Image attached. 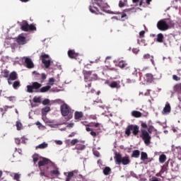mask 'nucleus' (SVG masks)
I'll use <instances>...</instances> for the list:
<instances>
[{
    "mask_svg": "<svg viewBox=\"0 0 181 181\" xmlns=\"http://www.w3.org/2000/svg\"><path fill=\"white\" fill-rule=\"evenodd\" d=\"M141 134L139 137L141 138L146 146H149V145H151V139H152V136H151L150 134L156 132V129H155L153 126L148 125L144 122L141 123Z\"/></svg>",
    "mask_w": 181,
    "mask_h": 181,
    "instance_id": "nucleus-1",
    "label": "nucleus"
},
{
    "mask_svg": "<svg viewBox=\"0 0 181 181\" xmlns=\"http://www.w3.org/2000/svg\"><path fill=\"white\" fill-rule=\"evenodd\" d=\"M124 134L127 138H129V136H131V134H132L133 136L139 138V134H141L139 126L136 124L128 125L125 129Z\"/></svg>",
    "mask_w": 181,
    "mask_h": 181,
    "instance_id": "nucleus-2",
    "label": "nucleus"
},
{
    "mask_svg": "<svg viewBox=\"0 0 181 181\" xmlns=\"http://www.w3.org/2000/svg\"><path fill=\"white\" fill-rule=\"evenodd\" d=\"M83 74L84 76V81L86 83L91 82V81H95V80H98V76L97 74L94 73L93 71H83Z\"/></svg>",
    "mask_w": 181,
    "mask_h": 181,
    "instance_id": "nucleus-3",
    "label": "nucleus"
},
{
    "mask_svg": "<svg viewBox=\"0 0 181 181\" xmlns=\"http://www.w3.org/2000/svg\"><path fill=\"white\" fill-rule=\"evenodd\" d=\"M115 160L116 165H129L131 160H129V156H124L122 157V155L121 153H116L115 156Z\"/></svg>",
    "mask_w": 181,
    "mask_h": 181,
    "instance_id": "nucleus-4",
    "label": "nucleus"
},
{
    "mask_svg": "<svg viewBox=\"0 0 181 181\" xmlns=\"http://www.w3.org/2000/svg\"><path fill=\"white\" fill-rule=\"evenodd\" d=\"M61 110V114L63 117H67L66 119L69 121V119H71L73 118V115H69L70 111H71V108H70V106H69L67 104L64 103L60 107Z\"/></svg>",
    "mask_w": 181,
    "mask_h": 181,
    "instance_id": "nucleus-5",
    "label": "nucleus"
},
{
    "mask_svg": "<svg viewBox=\"0 0 181 181\" xmlns=\"http://www.w3.org/2000/svg\"><path fill=\"white\" fill-rule=\"evenodd\" d=\"M41 87L42 83H40L39 82H33L31 85L27 86V93H39Z\"/></svg>",
    "mask_w": 181,
    "mask_h": 181,
    "instance_id": "nucleus-6",
    "label": "nucleus"
},
{
    "mask_svg": "<svg viewBox=\"0 0 181 181\" xmlns=\"http://www.w3.org/2000/svg\"><path fill=\"white\" fill-rule=\"evenodd\" d=\"M47 165H49V166H54V163H53L52 160L45 157H40V160L38 161V168L40 170L43 169V166H47Z\"/></svg>",
    "mask_w": 181,
    "mask_h": 181,
    "instance_id": "nucleus-7",
    "label": "nucleus"
},
{
    "mask_svg": "<svg viewBox=\"0 0 181 181\" xmlns=\"http://www.w3.org/2000/svg\"><path fill=\"white\" fill-rule=\"evenodd\" d=\"M21 29L23 30V32H29V30L33 31L36 30V26L33 24L29 25L28 23V21H23V22L21 24Z\"/></svg>",
    "mask_w": 181,
    "mask_h": 181,
    "instance_id": "nucleus-8",
    "label": "nucleus"
},
{
    "mask_svg": "<svg viewBox=\"0 0 181 181\" xmlns=\"http://www.w3.org/2000/svg\"><path fill=\"white\" fill-rule=\"evenodd\" d=\"M33 74L34 76L35 80L37 81H40V83H44L45 79L47 78V76L45 74H39L37 71H33Z\"/></svg>",
    "mask_w": 181,
    "mask_h": 181,
    "instance_id": "nucleus-9",
    "label": "nucleus"
},
{
    "mask_svg": "<svg viewBox=\"0 0 181 181\" xmlns=\"http://www.w3.org/2000/svg\"><path fill=\"white\" fill-rule=\"evenodd\" d=\"M157 28L159 30L165 31L169 29V25H168V23H166V21H165L164 20H161L158 22Z\"/></svg>",
    "mask_w": 181,
    "mask_h": 181,
    "instance_id": "nucleus-10",
    "label": "nucleus"
},
{
    "mask_svg": "<svg viewBox=\"0 0 181 181\" xmlns=\"http://www.w3.org/2000/svg\"><path fill=\"white\" fill-rule=\"evenodd\" d=\"M41 60L45 64L46 69H49L50 67V60L49 59V55L44 54L41 55Z\"/></svg>",
    "mask_w": 181,
    "mask_h": 181,
    "instance_id": "nucleus-11",
    "label": "nucleus"
},
{
    "mask_svg": "<svg viewBox=\"0 0 181 181\" xmlns=\"http://www.w3.org/2000/svg\"><path fill=\"white\" fill-rule=\"evenodd\" d=\"M18 78V74L15 71L11 72L8 78H7L8 86H12V81H16Z\"/></svg>",
    "mask_w": 181,
    "mask_h": 181,
    "instance_id": "nucleus-12",
    "label": "nucleus"
},
{
    "mask_svg": "<svg viewBox=\"0 0 181 181\" xmlns=\"http://www.w3.org/2000/svg\"><path fill=\"white\" fill-rule=\"evenodd\" d=\"M24 63L25 64V67L27 69H33L35 67V64H33V62H32V59L28 57H23Z\"/></svg>",
    "mask_w": 181,
    "mask_h": 181,
    "instance_id": "nucleus-13",
    "label": "nucleus"
},
{
    "mask_svg": "<svg viewBox=\"0 0 181 181\" xmlns=\"http://www.w3.org/2000/svg\"><path fill=\"white\" fill-rule=\"evenodd\" d=\"M68 56L69 59H74L75 60H77V59H78V57H80V54L76 52L74 49H69L68 51Z\"/></svg>",
    "mask_w": 181,
    "mask_h": 181,
    "instance_id": "nucleus-14",
    "label": "nucleus"
},
{
    "mask_svg": "<svg viewBox=\"0 0 181 181\" xmlns=\"http://www.w3.org/2000/svg\"><path fill=\"white\" fill-rule=\"evenodd\" d=\"M118 67L120 69H124V70H130L131 66H129V64H128V62L127 61L122 60L119 62L117 64Z\"/></svg>",
    "mask_w": 181,
    "mask_h": 181,
    "instance_id": "nucleus-15",
    "label": "nucleus"
},
{
    "mask_svg": "<svg viewBox=\"0 0 181 181\" xmlns=\"http://www.w3.org/2000/svg\"><path fill=\"white\" fill-rule=\"evenodd\" d=\"M144 78L146 83H152L153 81V75L152 74H146Z\"/></svg>",
    "mask_w": 181,
    "mask_h": 181,
    "instance_id": "nucleus-16",
    "label": "nucleus"
},
{
    "mask_svg": "<svg viewBox=\"0 0 181 181\" xmlns=\"http://www.w3.org/2000/svg\"><path fill=\"white\" fill-rule=\"evenodd\" d=\"M74 173H76V170L65 173L64 175H66V176L65 181H71V179H73V177H74Z\"/></svg>",
    "mask_w": 181,
    "mask_h": 181,
    "instance_id": "nucleus-17",
    "label": "nucleus"
},
{
    "mask_svg": "<svg viewBox=\"0 0 181 181\" xmlns=\"http://www.w3.org/2000/svg\"><path fill=\"white\" fill-rule=\"evenodd\" d=\"M171 107H170V104H169V103H167L163 110L162 114L163 115H166V114H169L171 111Z\"/></svg>",
    "mask_w": 181,
    "mask_h": 181,
    "instance_id": "nucleus-18",
    "label": "nucleus"
},
{
    "mask_svg": "<svg viewBox=\"0 0 181 181\" xmlns=\"http://www.w3.org/2000/svg\"><path fill=\"white\" fill-rule=\"evenodd\" d=\"M83 117H84V113H83V112H78V111L75 112L74 119L76 121H81Z\"/></svg>",
    "mask_w": 181,
    "mask_h": 181,
    "instance_id": "nucleus-19",
    "label": "nucleus"
},
{
    "mask_svg": "<svg viewBox=\"0 0 181 181\" xmlns=\"http://www.w3.org/2000/svg\"><path fill=\"white\" fill-rule=\"evenodd\" d=\"M16 42L18 45H26V37L19 35L16 39Z\"/></svg>",
    "mask_w": 181,
    "mask_h": 181,
    "instance_id": "nucleus-20",
    "label": "nucleus"
},
{
    "mask_svg": "<svg viewBox=\"0 0 181 181\" xmlns=\"http://www.w3.org/2000/svg\"><path fill=\"white\" fill-rule=\"evenodd\" d=\"M110 87H111V88H121V85H119V81H115L111 82V83L110 84Z\"/></svg>",
    "mask_w": 181,
    "mask_h": 181,
    "instance_id": "nucleus-21",
    "label": "nucleus"
},
{
    "mask_svg": "<svg viewBox=\"0 0 181 181\" xmlns=\"http://www.w3.org/2000/svg\"><path fill=\"white\" fill-rule=\"evenodd\" d=\"M89 11L92 13H95V15H100V10H98V8L95 6H89Z\"/></svg>",
    "mask_w": 181,
    "mask_h": 181,
    "instance_id": "nucleus-22",
    "label": "nucleus"
},
{
    "mask_svg": "<svg viewBox=\"0 0 181 181\" xmlns=\"http://www.w3.org/2000/svg\"><path fill=\"white\" fill-rule=\"evenodd\" d=\"M132 117H134V118H141L142 117V113L137 110H134L132 112Z\"/></svg>",
    "mask_w": 181,
    "mask_h": 181,
    "instance_id": "nucleus-23",
    "label": "nucleus"
},
{
    "mask_svg": "<svg viewBox=\"0 0 181 181\" xmlns=\"http://www.w3.org/2000/svg\"><path fill=\"white\" fill-rule=\"evenodd\" d=\"M140 155H141V151H139V150H134L132 153V158H139Z\"/></svg>",
    "mask_w": 181,
    "mask_h": 181,
    "instance_id": "nucleus-24",
    "label": "nucleus"
},
{
    "mask_svg": "<svg viewBox=\"0 0 181 181\" xmlns=\"http://www.w3.org/2000/svg\"><path fill=\"white\" fill-rule=\"evenodd\" d=\"M111 168L110 167H105L103 169V174L105 175V176H108L109 175H111Z\"/></svg>",
    "mask_w": 181,
    "mask_h": 181,
    "instance_id": "nucleus-25",
    "label": "nucleus"
},
{
    "mask_svg": "<svg viewBox=\"0 0 181 181\" xmlns=\"http://www.w3.org/2000/svg\"><path fill=\"white\" fill-rule=\"evenodd\" d=\"M75 149H76L77 151H84V149H86V145L77 144L76 145Z\"/></svg>",
    "mask_w": 181,
    "mask_h": 181,
    "instance_id": "nucleus-26",
    "label": "nucleus"
},
{
    "mask_svg": "<svg viewBox=\"0 0 181 181\" xmlns=\"http://www.w3.org/2000/svg\"><path fill=\"white\" fill-rule=\"evenodd\" d=\"M50 88H52L50 86H43L40 89L39 93H47Z\"/></svg>",
    "mask_w": 181,
    "mask_h": 181,
    "instance_id": "nucleus-27",
    "label": "nucleus"
},
{
    "mask_svg": "<svg viewBox=\"0 0 181 181\" xmlns=\"http://www.w3.org/2000/svg\"><path fill=\"white\" fill-rule=\"evenodd\" d=\"M163 34L162 33H159L157 35V42H158V43H163Z\"/></svg>",
    "mask_w": 181,
    "mask_h": 181,
    "instance_id": "nucleus-28",
    "label": "nucleus"
},
{
    "mask_svg": "<svg viewBox=\"0 0 181 181\" xmlns=\"http://www.w3.org/2000/svg\"><path fill=\"white\" fill-rule=\"evenodd\" d=\"M19 87H21V81H15L13 83V88H14V90H18V88H19Z\"/></svg>",
    "mask_w": 181,
    "mask_h": 181,
    "instance_id": "nucleus-29",
    "label": "nucleus"
},
{
    "mask_svg": "<svg viewBox=\"0 0 181 181\" xmlns=\"http://www.w3.org/2000/svg\"><path fill=\"white\" fill-rule=\"evenodd\" d=\"M159 162L160 163H165L166 162V155L161 154L159 157Z\"/></svg>",
    "mask_w": 181,
    "mask_h": 181,
    "instance_id": "nucleus-30",
    "label": "nucleus"
},
{
    "mask_svg": "<svg viewBox=\"0 0 181 181\" xmlns=\"http://www.w3.org/2000/svg\"><path fill=\"white\" fill-rule=\"evenodd\" d=\"M50 111V107H46L42 109V115H47V112Z\"/></svg>",
    "mask_w": 181,
    "mask_h": 181,
    "instance_id": "nucleus-31",
    "label": "nucleus"
},
{
    "mask_svg": "<svg viewBox=\"0 0 181 181\" xmlns=\"http://www.w3.org/2000/svg\"><path fill=\"white\" fill-rule=\"evenodd\" d=\"M50 175L52 176H59V175H60V171H59L58 169L52 170L50 171Z\"/></svg>",
    "mask_w": 181,
    "mask_h": 181,
    "instance_id": "nucleus-32",
    "label": "nucleus"
},
{
    "mask_svg": "<svg viewBox=\"0 0 181 181\" xmlns=\"http://www.w3.org/2000/svg\"><path fill=\"white\" fill-rule=\"evenodd\" d=\"M148 159V154L145 152H141V160H146Z\"/></svg>",
    "mask_w": 181,
    "mask_h": 181,
    "instance_id": "nucleus-33",
    "label": "nucleus"
},
{
    "mask_svg": "<svg viewBox=\"0 0 181 181\" xmlns=\"http://www.w3.org/2000/svg\"><path fill=\"white\" fill-rule=\"evenodd\" d=\"M47 146H48V144L46 142H44V143L38 145L37 146V148H38L39 149H45L46 148H47Z\"/></svg>",
    "mask_w": 181,
    "mask_h": 181,
    "instance_id": "nucleus-34",
    "label": "nucleus"
},
{
    "mask_svg": "<svg viewBox=\"0 0 181 181\" xmlns=\"http://www.w3.org/2000/svg\"><path fill=\"white\" fill-rule=\"evenodd\" d=\"M33 160L34 163H36V162H37V160H40V157H39L38 154H34L33 156Z\"/></svg>",
    "mask_w": 181,
    "mask_h": 181,
    "instance_id": "nucleus-35",
    "label": "nucleus"
},
{
    "mask_svg": "<svg viewBox=\"0 0 181 181\" xmlns=\"http://www.w3.org/2000/svg\"><path fill=\"white\" fill-rule=\"evenodd\" d=\"M33 103H42V98L35 96L33 98Z\"/></svg>",
    "mask_w": 181,
    "mask_h": 181,
    "instance_id": "nucleus-36",
    "label": "nucleus"
},
{
    "mask_svg": "<svg viewBox=\"0 0 181 181\" xmlns=\"http://www.w3.org/2000/svg\"><path fill=\"white\" fill-rule=\"evenodd\" d=\"M9 71H8V69H5L3 71V77H4V78H9Z\"/></svg>",
    "mask_w": 181,
    "mask_h": 181,
    "instance_id": "nucleus-37",
    "label": "nucleus"
},
{
    "mask_svg": "<svg viewBox=\"0 0 181 181\" xmlns=\"http://www.w3.org/2000/svg\"><path fill=\"white\" fill-rule=\"evenodd\" d=\"M13 180L21 181V174L14 173Z\"/></svg>",
    "mask_w": 181,
    "mask_h": 181,
    "instance_id": "nucleus-38",
    "label": "nucleus"
},
{
    "mask_svg": "<svg viewBox=\"0 0 181 181\" xmlns=\"http://www.w3.org/2000/svg\"><path fill=\"white\" fill-rule=\"evenodd\" d=\"M167 25H168V29L170 28H175V23L173 21H169V22L167 23Z\"/></svg>",
    "mask_w": 181,
    "mask_h": 181,
    "instance_id": "nucleus-39",
    "label": "nucleus"
},
{
    "mask_svg": "<svg viewBox=\"0 0 181 181\" xmlns=\"http://www.w3.org/2000/svg\"><path fill=\"white\" fill-rule=\"evenodd\" d=\"M86 90V93H90V88H91V82H89L88 84L85 85Z\"/></svg>",
    "mask_w": 181,
    "mask_h": 181,
    "instance_id": "nucleus-40",
    "label": "nucleus"
},
{
    "mask_svg": "<svg viewBox=\"0 0 181 181\" xmlns=\"http://www.w3.org/2000/svg\"><path fill=\"white\" fill-rule=\"evenodd\" d=\"M16 128L18 131H21V129H22V123L16 122Z\"/></svg>",
    "mask_w": 181,
    "mask_h": 181,
    "instance_id": "nucleus-41",
    "label": "nucleus"
},
{
    "mask_svg": "<svg viewBox=\"0 0 181 181\" xmlns=\"http://www.w3.org/2000/svg\"><path fill=\"white\" fill-rule=\"evenodd\" d=\"M5 98H7L8 101H11V103H13L15 101V96H10V97H5Z\"/></svg>",
    "mask_w": 181,
    "mask_h": 181,
    "instance_id": "nucleus-42",
    "label": "nucleus"
},
{
    "mask_svg": "<svg viewBox=\"0 0 181 181\" xmlns=\"http://www.w3.org/2000/svg\"><path fill=\"white\" fill-rule=\"evenodd\" d=\"M77 142H78V139H73L71 141V145L72 146H74V145H76V144H77Z\"/></svg>",
    "mask_w": 181,
    "mask_h": 181,
    "instance_id": "nucleus-43",
    "label": "nucleus"
},
{
    "mask_svg": "<svg viewBox=\"0 0 181 181\" xmlns=\"http://www.w3.org/2000/svg\"><path fill=\"white\" fill-rule=\"evenodd\" d=\"M54 81H56L54 78H50L49 79V83L50 86H53V84H54Z\"/></svg>",
    "mask_w": 181,
    "mask_h": 181,
    "instance_id": "nucleus-44",
    "label": "nucleus"
},
{
    "mask_svg": "<svg viewBox=\"0 0 181 181\" xmlns=\"http://www.w3.org/2000/svg\"><path fill=\"white\" fill-rule=\"evenodd\" d=\"M93 155L96 156V158H100V152H98V151H93Z\"/></svg>",
    "mask_w": 181,
    "mask_h": 181,
    "instance_id": "nucleus-45",
    "label": "nucleus"
},
{
    "mask_svg": "<svg viewBox=\"0 0 181 181\" xmlns=\"http://www.w3.org/2000/svg\"><path fill=\"white\" fill-rule=\"evenodd\" d=\"M143 59H144V60H146L148 59H151V54H144V57H143Z\"/></svg>",
    "mask_w": 181,
    "mask_h": 181,
    "instance_id": "nucleus-46",
    "label": "nucleus"
},
{
    "mask_svg": "<svg viewBox=\"0 0 181 181\" xmlns=\"http://www.w3.org/2000/svg\"><path fill=\"white\" fill-rule=\"evenodd\" d=\"M40 176H42V177L45 176V177H47V175H46V173H45V171L43 170V168H42V170H40Z\"/></svg>",
    "mask_w": 181,
    "mask_h": 181,
    "instance_id": "nucleus-47",
    "label": "nucleus"
},
{
    "mask_svg": "<svg viewBox=\"0 0 181 181\" xmlns=\"http://www.w3.org/2000/svg\"><path fill=\"white\" fill-rule=\"evenodd\" d=\"M49 103H50V100H49V99H45L42 101L43 105H47V104H49Z\"/></svg>",
    "mask_w": 181,
    "mask_h": 181,
    "instance_id": "nucleus-48",
    "label": "nucleus"
},
{
    "mask_svg": "<svg viewBox=\"0 0 181 181\" xmlns=\"http://www.w3.org/2000/svg\"><path fill=\"white\" fill-rule=\"evenodd\" d=\"M173 80H175V81H179L180 80V78L178 77V76H176V75H173Z\"/></svg>",
    "mask_w": 181,
    "mask_h": 181,
    "instance_id": "nucleus-49",
    "label": "nucleus"
},
{
    "mask_svg": "<svg viewBox=\"0 0 181 181\" xmlns=\"http://www.w3.org/2000/svg\"><path fill=\"white\" fill-rule=\"evenodd\" d=\"M15 142L17 145H21V139L19 138H16L15 139Z\"/></svg>",
    "mask_w": 181,
    "mask_h": 181,
    "instance_id": "nucleus-50",
    "label": "nucleus"
},
{
    "mask_svg": "<svg viewBox=\"0 0 181 181\" xmlns=\"http://www.w3.org/2000/svg\"><path fill=\"white\" fill-rule=\"evenodd\" d=\"M42 119L44 121V122H47V117H46V115H42Z\"/></svg>",
    "mask_w": 181,
    "mask_h": 181,
    "instance_id": "nucleus-51",
    "label": "nucleus"
},
{
    "mask_svg": "<svg viewBox=\"0 0 181 181\" xmlns=\"http://www.w3.org/2000/svg\"><path fill=\"white\" fill-rule=\"evenodd\" d=\"M90 135L92 136H93L94 138H95V136H97V133L95 132H94V131H91L90 132Z\"/></svg>",
    "mask_w": 181,
    "mask_h": 181,
    "instance_id": "nucleus-52",
    "label": "nucleus"
},
{
    "mask_svg": "<svg viewBox=\"0 0 181 181\" xmlns=\"http://www.w3.org/2000/svg\"><path fill=\"white\" fill-rule=\"evenodd\" d=\"M139 36H140V37H144V36H145V31L141 30V31L139 33Z\"/></svg>",
    "mask_w": 181,
    "mask_h": 181,
    "instance_id": "nucleus-53",
    "label": "nucleus"
},
{
    "mask_svg": "<svg viewBox=\"0 0 181 181\" xmlns=\"http://www.w3.org/2000/svg\"><path fill=\"white\" fill-rule=\"evenodd\" d=\"M8 108H13V106H8V105L4 106V111L5 112L8 111Z\"/></svg>",
    "mask_w": 181,
    "mask_h": 181,
    "instance_id": "nucleus-54",
    "label": "nucleus"
},
{
    "mask_svg": "<svg viewBox=\"0 0 181 181\" xmlns=\"http://www.w3.org/2000/svg\"><path fill=\"white\" fill-rule=\"evenodd\" d=\"M55 143L57 144V145H63V141H62L61 140H57L55 141Z\"/></svg>",
    "mask_w": 181,
    "mask_h": 181,
    "instance_id": "nucleus-55",
    "label": "nucleus"
},
{
    "mask_svg": "<svg viewBox=\"0 0 181 181\" xmlns=\"http://www.w3.org/2000/svg\"><path fill=\"white\" fill-rule=\"evenodd\" d=\"M119 8H123V6H124V4L122 1H119Z\"/></svg>",
    "mask_w": 181,
    "mask_h": 181,
    "instance_id": "nucleus-56",
    "label": "nucleus"
},
{
    "mask_svg": "<svg viewBox=\"0 0 181 181\" xmlns=\"http://www.w3.org/2000/svg\"><path fill=\"white\" fill-rule=\"evenodd\" d=\"M132 74H133V76H135L136 77H138V71L134 69Z\"/></svg>",
    "mask_w": 181,
    "mask_h": 181,
    "instance_id": "nucleus-57",
    "label": "nucleus"
},
{
    "mask_svg": "<svg viewBox=\"0 0 181 181\" xmlns=\"http://www.w3.org/2000/svg\"><path fill=\"white\" fill-rule=\"evenodd\" d=\"M73 127H74V123H69L66 127L67 128H73Z\"/></svg>",
    "mask_w": 181,
    "mask_h": 181,
    "instance_id": "nucleus-58",
    "label": "nucleus"
},
{
    "mask_svg": "<svg viewBox=\"0 0 181 181\" xmlns=\"http://www.w3.org/2000/svg\"><path fill=\"white\" fill-rule=\"evenodd\" d=\"M74 135H76V133L72 132L71 134L69 135V138H71V137L74 136Z\"/></svg>",
    "mask_w": 181,
    "mask_h": 181,
    "instance_id": "nucleus-59",
    "label": "nucleus"
},
{
    "mask_svg": "<svg viewBox=\"0 0 181 181\" xmlns=\"http://www.w3.org/2000/svg\"><path fill=\"white\" fill-rule=\"evenodd\" d=\"M86 130L87 131V132H90L93 131V129L90 127H86Z\"/></svg>",
    "mask_w": 181,
    "mask_h": 181,
    "instance_id": "nucleus-60",
    "label": "nucleus"
},
{
    "mask_svg": "<svg viewBox=\"0 0 181 181\" xmlns=\"http://www.w3.org/2000/svg\"><path fill=\"white\" fill-rule=\"evenodd\" d=\"M35 124L37 125L39 127H42V123H40V122H37Z\"/></svg>",
    "mask_w": 181,
    "mask_h": 181,
    "instance_id": "nucleus-61",
    "label": "nucleus"
},
{
    "mask_svg": "<svg viewBox=\"0 0 181 181\" xmlns=\"http://www.w3.org/2000/svg\"><path fill=\"white\" fill-rule=\"evenodd\" d=\"M95 2H97V5H98V6H101V4L99 2L100 0H95Z\"/></svg>",
    "mask_w": 181,
    "mask_h": 181,
    "instance_id": "nucleus-62",
    "label": "nucleus"
},
{
    "mask_svg": "<svg viewBox=\"0 0 181 181\" xmlns=\"http://www.w3.org/2000/svg\"><path fill=\"white\" fill-rule=\"evenodd\" d=\"M126 16H127V13H123L122 14L121 18H126Z\"/></svg>",
    "mask_w": 181,
    "mask_h": 181,
    "instance_id": "nucleus-63",
    "label": "nucleus"
},
{
    "mask_svg": "<svg viewBox=\"0 0 181 181\" xmlns=\"http://www.w3.org/2000/svg\"><path fill=\"white\" fill-rule=\"evenodd\" d=\"M81 124H83V125H86L87 127V122H81Z\"/></svg>",
    "mask_w": 181,
    "mask_h": 181,
    "instance_id": "nucleus-64",
    "label": "nucleus"
}]
</instances>
